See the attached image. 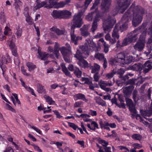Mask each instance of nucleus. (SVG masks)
I'll return each mask as SVG.
<instances>
[{"label":"nucleus","instance_id":"f257e3e1","mask_svg":"<svg viewBox=\"0 0 152 152\" xmlns=\"http://www.w3.org/2000/svg\"><path fill=\"white\" fill-rule=\"evenodd\" d=\"M143 10H127L126 12L121 20L122 25L120 26L119 28L122 31L126 30L128 27V23L130 20L132 13L133 14L132 24L133 26L136 27L139 24L142 20V14L144 13Z\"/></svg>","mask_w":152,"mask_h":152},{"label":"nucleus","instance_id":"f03ea898","mask_svg":"<svg viewBox=\"0 0 152 152\" xmlns=\"http://www.w3.org/2000/svg\"><path fill=\"white\" fill-rule=\"evenodd\" d=\"M60 45L57 42L55 43L54 47L53 53L55 55L56 57L58 59L60 56L59 50L62 55L65 61L67 63L70 61V54L67 52V50L65 47L60 48Z\"/></svg>","mask_w":152,"mask_h":152},{"label":"nucleus","instance_id":"7ed1b4c3","mask_svg":"<svg viewBox=\"0 0 152 152\" xmlns=\"http://www.w3.org/2000/svg\"><path fill=\"white\" fill-rule=\"evenodd\" d=\"M84 10H81L77 13H76L73 16L72 20V26L71 29H74L75 28H80L83 24L81 17L84 13Z\"/></svg>","mask_w":152,"mask_h":152},{"label":"nucleus","instance_id":"20e7f679","mask_svg":"<svg viewBox=\"0 0 152 152\" xmlns=\"http://www.w3.org/2000/svg\"><path fill=\"white\" fill-rule=\"evenodd\" d=\"M51 15L55 18L68 19L71 18L72 13L68 10H54Z\"/></svg>","mask_w":152,"mask_h":152},{"label":"nucleus","instance_id":"39448f33","mask_svg":"<svg viewBox=\"0 0 152 152\" xmlns=\"http://www.w3.org/2000/svg\"><path fill=\"white\" fill-rule=\"evenodd\" d=\"M139 29L137 28L127 35L128 37L124 39L122 41V46L123 47L136 41L138 38L137 35L138 33L137 31Z\"/></svg>","mask_w":152,"mask_h":152},{"label":"nucleus","instance_id":"423d86ee","mask_svg":"<svg viewBox=\"0 0 152 152\" xmlns=\"http://www.w3.org/2000/svg\"><path fill=\"white\" fill-rule=\"evenodd\" d=\"M96 46V45L93 42L88 39H86V42L84 45L80 46V48L83 53L86 56H88L89 55V52Z\"/></svg>","mask_w":152,"mask_h":152},{"label":"nucleus","instance_id":"0eeeda50","mask_svg":"<svg viewBox=\"0 0 152 152\" xmlns=\"http://www.w3.org/2000/svg\"><path fill=\"white\" fill-rule=\"evenodd\" d=\"M116 22V20L114 18L110 16L104 19L103 21V27L105 33L110 31V29L112 28Z\"/></svg>","mask_w":152,"mask_h":152},{"label":"nucleus","instance_id":"6e6552de","mask_svg":"<svg viewBox=\"0 0 152 152\" xmlns=\"http://www.w3.org/2000/svg\"><path fill=\"white\" fill-rule=\"evenodd\" d=\"M103 15V13L100 12L98 10H95L94 12H91L87 15L85 18L88 21H92L93 19H94L96 18L97 19H100L101 17Z\"/></svg>","mask_w":152,"mask_h":152},{"label":"nucleus","instance_id":"1a4fd4ad","mask_svg":"<svg viewBox=\"0 0 152 152\" xmlns=\"http://www.w3.org/2000/svg\"><path fill=\"white\" fill-rule=\"evenodd\" d=\"M71 42L76 45L78 44L79 40H81L82 37L81 36H77L75 33V30L73 29H71L70 33Z\"/></svg>","mask_w":152,"mask_h":152},{"label":"nucleus","instance_id":"9d476101","mask_svg":"<svg viewBox=\"0 0 152 152\" xmlns=\"http://www.w3.org/2000/svg\"><path fill=\"white\" fill-rule=\"evenodd\" d=\"M141 36H140L139 41L134 46L135 49L140 51H141L143 49L145 43L144 38H143L141 40Z\"/></svg>","mask_w":152,"mask_h":152},{"label":"nucleus","instance_id":"9b49d317","mask_svg":"<svg viewBox=\"0 0 152 152\" xmlns=\"http://www.w3.org/2000/svg\"><path fill=\"white\" fill-rule=\"evenodd\" d=\"M127 106L128 107L130 111L134 114L137 113L135 109V105L132 99H126Z\"/></svg>","mask_w":152,"mask_h":152},{"label":"nucleus","instance_id":"f8f14e48","mask_svg":"<svg viewBox=\"0 0 152 152\" xmlns=\"http://www.w3.org/2000/svg\"><path fill=\"white\" fill-rule=\"evenodd\" d=\"M150 61L149 60L147 61L142 65V70L144 74L148 73L152 69V65Z\"/></svg>","mask_w":152,"mask_h":152},{"label":"nucleus","instance_id":"ddd939ff","mask_svg":"<svg viewBox=\"0 0 152 152\" xmlns=\"http://www.w3.org/2000/svg\"><path fill=\"white\" fill-rule=\"evenodd\" d=\"M118 4L119 9L121 10H126L130 4L128 0H120Z\"/></svg>","mask_w":152,"mask_h":152},{"label":"nucleus","instance_id":"4468645a","mask_svg":"<svg viewBox=\"0 0 152 152\" xmlns=\"http://www.w3.org/2000/svg\"><path fill=\"white\" fill-rule=\"evenodd\" d=\"M119 25L118 24L116 25L113 30L112 34V37L113 38H115L116 39H118L120 37L119 33Z\"/></svg>","mask_w":152,"mask_h":152},{"label":"nucleus","instance_id":"2eb2a0df","mask_svg":"<svg viewBox=\"0 0 152 152\" xmlns=\"http://www.w3.org/2000/svg\"><path fill=\"white\" fill-rule=\"evenodd\" d=\"M88 26L86 25H84L80 29L81 35L84 37H87L90 35V33L88 31Z\"/></svg>","mask_w":152,"mask_h":152},{"label":"nucleus","instance_id":"dca6fc26","mask_svg":"<svg viewBox=\"0 0 152 152\" xmlns=\"http://www.w3.org/2000/svg\"><path fill=\"white\" fill-rule=\"evenodd\" d=\"M51 31L55 32L58 35L65 34L66 32L64 29L61 30L56 27H52L50 29Z\"/></svg>","mask_w":152,"mask_h":152},{"label":"nucleus","instance_id":"f3484780","mask_svg":"<svg viewBox=\"0 0 152 152\" xmlns=\"http://www.w3.org/2000/svg\"><path fill=\"white\" fill-rule=\"evenodd\" d=\"M90 69L91 70L92 73H99L100 69V66L97 64L94 63L93 66H90Z\"/></svg>","mask_w":152,"mask_h":152},{"label":"nucleus","instance_id":"a211bd4d","mask_svg":"<svg viewBox=\"0 0 152 152\" xmlns=\"http://www.w3.org/2000/svg\"><path fill=\"white\" fill-rule=\"evenodd\" d=\"M39 57L40 58L41 60H46L49 56H50L52 58H54L52 54H49L44 52H42V53L39 54Z\"/></svg>","mask_w":152,"mask_h":152},{"label":"nucleus","instance_id":"6ab92c4d","mask_svg":"<svg viewBox=\"0 0 152 152\" xmlns=\"http://www.w3.org/2000/svg\"><path fill=\"white\" fill-rule=\"evenodd\" d=\"M70 2V0H66L64 1H61L58 3H57L56 5H55V8L58 9L63 7L69 3Z\"/></svg>","mask_w":152,"mask_h":152},{"label":"nucleus","instance_id":"aec40b11","mask_svg":"<svg viewBox=\"0 0 152 152\" xmlns=\"http://www.w3.org/2000/svg\"><path fill=\"white\" fill-rule=\"evenodd\" d=\"M94 99L96 102L98 104L101 105L103 107L106 106V104L105 102L99 96L96 97Z\"/></svg>","mask_w":152,"mask_h":152},{"label":"nucleus","instance_id":"412c9836","mask_svg":"<svg viewBox=\"0 0 152 152\" xmlns=\"http://www.w3.org/2000/svg\"><path fill=\"white\" fill-rule=\"evenodd\" d=\"M74 97L75 99H75V100L77 99H82L86 102H87L88 101V100L86 99L85 95L81 93H79L75 95L74 96Z\"/></svg>","mask_w":152,"mask_h":152},{"label":"nucleus","instance_id":"4be33fe9","mask_svg":"<svg viewBox=\"0 0 152 152\" xmlns=\"http://www.w3.org/2000/svg\"><path fill=\"white\" fill-rule=\"evenodd\" d=\"M57 0H49V5H46L45 7L47 9L55 8V5L57 3L56 2Z\"/></svg>","mask_w":152,"mask_h":152},{"label":"nucleus","instance_id":"5701e85b","mask_svg":"<svg viewBox=\"0 0 152 152\" xmlns=\"http://www.w3.org/2000/svg\"><path fill=\"white\" fill-rule=\"evenodd\" d=\"M100 19H97V18H96L94 20L91 28V31L93 33H94L95 31L97 28L98 25L97 22L100 20Z\"/></svg>","mask_w":152,"mask_h":152},{"label":"nucleus","instance_id":"b1692460","mask_svg":"<svg viewBox=\"0 0 152 152\" xmlns=\"http://www.w3.org/2000/svg\"><path fill=\"white\" fill-rule=\"evenodd\" d=\"M77 64L80 67L84 68L87 67L88 66V63L83 58L79 61L77 62Z\"/></svg>","mask_w":152,"mask_h":152},{"label":"nucleus","instance_id":"393cba45","mask_svg":"<svg viewBox=\"0 0 152 152\" xmlns=\"http://www.w3.org/2000/svg\"><path fill=\"white\" fill-rule=\"evenodd\" d=\"M37 4L35 6L36 9H39L40 8L45 6L47 5L46 2L45 1L41 2L40 0L36 1Z\"/></svg>","mask_w":152,"mask_h":152},{"label":"nucleus","instance_id":"a878e982","mask_svg":"<svg viewBox=\"0 0 152 152\" xmlns=\"http://www.w3.org/2000/svg\"><path fill=\"white\" fill-rule=\"evenodd\" d=\"M125 56L124 53H120L117 55V61L122 63L124 61V59Z\"/></svg>","mask_w":152,"mask_h":152},{"label":"nucleus","instance_id":"bb28decb","mask_svg":"<svg viewBox=\"0 0 152 152\" xmlns=\"http://www.w3.org/2000/svg\"><path fill=\"white\" fill-rule=\"evenodd\" d=\"M20 80L21 82V85L23 86L26 89H28L29 91L31 92L32 95L35 96H36V94L34 93V90L32 89L30 87L28 88V87L25 85V82L22 79H20Z\"/></svg>","mask_w":152,"mask_h":152},{"label":"nucleus","instance_id":"cd10ccee","mask_svg":"<svg viewBox=\"0 0 152 152\" xmlns=\"http://www.w3.org/2000/svg\"><path fill=\"white\" fill-rule=\"evenodd\" d=\"M133 59V57L131 56H125L123 64H128L131 63Z\"/></svg>","mask_w":152,"mask_h":152},{"label":"nucleus","instance_id":"c85d7f7f","mask_svg":"<svg viewBox=\"0 0 152 152\" xmlns=\"http://www.w3.org/2000/svg\"><path fill=\"white\" fill-rule=\"evenodd\" d=\"M25 16L26 17V21L30 24H32V21L28 14V10H25L24 12Z\"/></svg>","mask_w":152,"mask_h":152},{"label":"nucleus","instance_id":"c756f323","mask_svg":"<svg viewBox=\"0 0 152 152\" xmlns=\"http://www.w3.org/2000/svg\"><path fill=\"white\" fill-rule=\"evenodd\" d=\"M61 66L62 67V71L64 73L65 75L69 77H71L72 76L70 74V72L68 71L67 68L66 67L65 65L62 64H61Z\"/></svg>","mask_w":152,"mask_h":152},{"label":"nucleus","instance_id":"7c9ffc66","mask_svg":"<svg viewBox=\"0 0 152 152\" xmlns=\"http://www.w3.org/2000/svg\"><path fill=\"white\" fill-rule=\"evenodd\" d=\"M132 67L134 70L140 71L142 69V65L141 64H135L132 66Z\"/></svg>","mask_w":152,"mask_h":152},{"label":"nucleus","instance_id":"2f4dec72","mask_svg":"<svg viewBox=\"0 0 152 152\" xmlns=\"http://www.w3.org/2000/svg\"><path fill=\"white\" fill-rule=\"evenodd\" d=\"M133 98L135 103H136L139 99L138 95V91L136 90H134L133 92Z\"/></svg>","mask_w":152,"mask_h":152},{"label":"nucleus","instance_id":"473e14b6","mask_svg":"<svg viewBox=\"0 0 152 152\" xmlns=\"http://www.w3.org/2000/svg\"><path fill=\"white\" fill-rule=\"evenodd\" d=\"M94 57L96 59H98L100 61H102L105 58L103 54L99 53H96L95 54Z\"/></svg>","mask_w":152,"mask_h":152},{"label":"nucleus","instance_id":"72a5a7b5","mask_svg":"<svg viewBox=\"0 0 152 152\" xmlns=\"http://www.w3.org/2000/svg\"><path fill=\"white\" fill-rule=\"evenodd\" d=\"M99 84L101 88V86H111L112 85V83H110L109 82H107L105 81L101 80L99 83Z\"/></svg>","mask_w":152,"mask_h":152},{"label":"nucleus","instance_id":"f704fd0d","mask_svg":"<svg viewBox=\"0 0 152 152\" xmlns=\"http://www.w3.org/2000/svg\"><path fill=\"white\" fill-rule=\"evenodd\" d=\"M116 73V69H114L111 72L108 73L106 75V77L108 79H110L112 78L114 75Z\"/></svg>","mask_w":152,"mask_h":152},{"label":"nucleus","instance_id":"c9c22d12","mask_svg":"<svg viewBox=\"0 0 152 152\" xmlns=\"http://www.w3.org/2000/svg\"><path fill=\"white\" fill-rule=\"evenodd\" d=\"M37 91L38 93H45V89L44 87L40 84H37Z\"/></svg>","mask_w":152,"mask_h":152},{"label":"nucleus","instance_id":"e433bc0d","mask_svg":"<svg viewBox=\"0 0 152 152\" xmlns=\"http://www.w3.org/2000/svg\"><path fill=\"white\" fill-rule=\"evenodd\" d=\"M134 87L133 86H129L126 87L124 89V93L126 95H128L131 93V91L129 90L130 88L133 89Z\"/></svg>","mask_w":152,"mask_h":152},{"label":"nucleus","instance_id":"4c0bfd02","mask_svg":"<svg viewBox=\"0 0 152 152\" xmlns=\"http://www.w3.org/2000/svg\"><path fill=\"white\" fill-rule=\"evenodd\" d=\"M74 74L78 78L81 77L82 75V72L78 68H77L74 72Z\"/></svg>","mask_w":152,"mask_h":152},{"label":"nucleus","instance_id":"58836bf2","mask_svg":"<svg viewBox=\"0 0 152 152\" xmlns=\"http://www.w3.org/2000/svg\"><path fill=\"white\" fill-rule=\"evenodd\" d=\"M26 65L28 67L29 70L30 71L34 69L36 67L35 65L31 62L27 63Z\"/></svg>","mask_w":152,"mask_h":152},{"label":"nucleus","instance_id":"ea45409f","mask_svg":"<svg viewBox=\"0 0 152 152\" xmlns=\"http://www.w3.org/2000/svg\"><path fill=\"white\" fill-rule=\"evenodd\" d=\"M132 137L133 139L138 140H140L142 137L140 134H136L132 135Z\"/></svg>","mask_w":152,"mask_h":152},{"label":"nucleus","instance_id":"a19ab883","mask_svg":"<svg viewBox=\"0 0 152 152\" xmlns=\"http://www.w3.org/2000/svg\"><path fill=\"white\" fill-rule=\"evenodd\" d=\"M125 72L124 69L122 68H121L116 71V73L119 75V77L121 78Z\"/></svg>","mask_w":152,"mask_h":152},{"label":"nucleus","instance_id":"79ce46f5","mask_svg":"<svg viewBox=\"0 0 152 152\" xmlns=\"http://www.w3.org/2000/svg\"><path fill=\"white\" fill-rule=\"evenodd\" d=\"M75 57L77 58L79 61L83 59V56L80 54L79 50H77L76 53L75 55Z\"/></svg>","mask_w":152,"mask_h":152},{"label":"nucleus","instance_id":"37998d69","mask_svg":"<svg viewBox=\"0 0 152 152\" xmlns=\"http://www.w3.org/2000/svg\"><path fill=\"white\" fill-rule=\"evenodd\" d=\"M22 32V30L21 28H19L17 29L16 34L17 35V37L18 38H19L21 36Z\"/></svg>","mask_w":152,"mask_h":152},{"label":"nucleus","instance_id":"c03bdc74","mask_svg":"<svg viewBox=\"0 0 152 152\" xmlns=\"http://www.w3.org/2000/svg\"><path fill=\"white\" fill-rule=\"evenodd\" d=\"M99 1L100 0H95L94 3L92 7H91V10H93L94 9L97 10V5L99 4Z\"/></svg>","mask_w":152,"mask_h":152},{"label":"nucleus","instance_id":"a18cd8bd","mask_svg":"<svg viewBox=\"0 0 152 152\" xmlns=\"http://www.w3.org/2000/svg\"><path fill=\"white\" fill-rule=\"evenodd\" d=\"M46 101L50 104H55V101L52 100V98L49 96H47L46 97Z\"/></svg>","mask_w":152,"mask_h":152},{"label":"nucleus","instance_id":"49530a36","mask_svg":"<svg viewBox=\"0 0 152 152\" xmlns=\"http://www.w3.org/2000/svg\"><path fill=\"white\" fill-rule=\"evenodd\" d=\"M141 7L137 5L135 6L134 4H133L130 7V10H141Z\"/></svg>","mask_w":152,"mask_h":152},{"label":"nucleus","instance_id":"de8ad7c7","mask_svg":"<svg viewBox=\"0 0 152 152\" xmlns=\"http://www.w3.org/2000/svg\"><path fill=\"white\" fill-rule=\"evenodd\" d=\"M145 116H150L152 115V106L151 107L149 110L148 111L145 112Z\"/></svg>","mask_w":152,"mask_h":152},{"label":"nucleus","instance_id":"09e8293b","mask_svg":"<svg viewBox=\"0 0 152 152\" xmlns=\"http://www.w3.org/2000/svg\"><path fill=\"white\" fill-rule=\"evenodd\" d=\"M11 50L16 48L15 44L12 41H11L8 44Z\"/></svg>","mask_w":152,"mask_h":152},{"label":"nucleus","instance_id":"8fccbe9b","mask_svg":"<svg viewBox=\"0 0 152 152\" xmlns=\"http://www.w3.org/2000/svg\"><path fill=\"white\" fill-rule=\"evenodd\" d=\"M111 1L110 0H102V4L104 6H106L110 4Z\"/></svg>","mask_w":152,"mask_h":152},{"label":"nucleus","instance_id":"3c124183","mask_svg":"<svg viewBox=\"0 0 152 152\" xmlns=\"http://www.w3.org/2000/svg\"><path fill=\"white\" fill-rule=\"evenodd\" d=\"M136 79L132 78L128 80L127 84L134 85L135 84Z\"/></svg>","mask_w":152,"mask_h":152},{"label":"nucleus","instance_id":"603ef678","mask_svg":"<svg viewBox=\"0 0 152 152\" xmlns=\"http://www.w3.org/2000/svg\"><path fill=\"white\" fill-rule=\"evenodd\" d=\"M82 103L83 102L81 101H77L75 102L74 104V108L80 107Z\"/></svg>","mask_w":152,"mask_h":152},{"label":"nucleus","instance_id":"864d4df0","mask_svg":"<svg viewBox=\"0 0 152 152\" xmlns=\"http://www.w3.org/2000/svg\"><path fill=\"white\" fill-rule=\"evenodd\" d=\"M46 108L45 107H42L41 106H39L38 107L37 109L38 110H44V113H50L51 111V109H50V110H45Z\"/></svg>","mask_w":152,"mask_h":152},{"label":"nucleus","instance_id":"5fc2aeb1","mask_svg":"<svg viewBox=\"0 0 152 152\" xmlns=\"http://www.w3.org/2000/svg\"><path fill=\"white\" fill-rule=\"evenodd\" d=\"M5 108L6 109L12 112H14L15 111L14 109L8 104L7 103L6 104Z\"/></svg>","mask_w":152,"mask_h":152},{"label":"nucleus","instance_id":"6e6d98bb","mask_svg":"<svg viewBox=\"0 0 152 152\" xmlns=\"http://www.w3.org/2000/svg\"><path fill=\"white\" fill-rule=\"evenodd\" d=\"M15 1V8L18 9V7L19 6L18 5H21L22 4L21 0H14Z\"/></svg>","mask_w":152,"mask_h":152},{"label":"nucleus","instance_id":"4d7b16f0","mask_svg":"<svg viewBox=\"0 0 152 152\" xmlns=\"http://www.w3.org/2000/svg\"><path fill=\"white\" fill-rule=\"evenodd\" d=\"M69 126L75 130H76L78 128V127L73 123L69 122Z\"/></svg>","mask_w":152,"mask_h":152},{"label":"nucleus","instance_id":"13d9d810","mask_svg":"<svg viewBox=\"0 0 152 152\" xmlns=\"http://www.w3.org/2000/svg\"><path fill=\"white\" fill-rule=\"evenodd\" d=\"M104 52L105 53H107L109 51V47L108 45L106 44V43H104Z\"/></svg>","mask_w":152,"mask_h":152},{"label":"nucleus","instance_id":"bf43d9fd","mask_svg":"<svg viewBox=\"0 0 152 152\" xmlns=\"http://www.w3.org/2000/svg\"><path fill=\"white\" fill-rule=\"evenodd\" d=\"M120 10H112L110 14V16H115L119 12L118 11Z\"/></svg>","mask_w":152,"mask_h":152},{"label":"nucleus","instance_id":"052dcab7","mask_svg":"<svg viewBox=\"0 0 152 152\" xmlns=\"http://www.w3.org/2000/svg\"><path fill=\"white\" fill-rule=\"evenodd\" d=\"M89 114L91 115L92 116H96V115L97 113L96 111L93 110H90L89 111Z\"/></svg>","mask_w":152,"mask_h":152},{"label":"nucleus","instance_id":"680f3d73","mask_svg":"<svg viewBox=\"0 0 152 152\" xmlns=\"http://www.w3.org/2000/svg\"><path fill=\"white\" fill-rule=\"evenodd\" d=\"M116 105L118 106L119 107L121 108H125L126 107V105L125 103L121 102V104H118L117 103H115Z\"/></svg>","mask_w":152,"mask_h":152},{"label":"nucleus","instance_id":"e2e57ef3","mask_svg":"<svg viewBox=\"0 0 152 152\" xmlns=\"http://www.w3.org/2000/svg\"><path fill=\"white\" fill-rule=\"evenodd\" d=\"M99 73H96L94 76V81L96 82H98L99 79V76L98 75Z\"/></svg>","mask_w":152,"mask_h":152},{"label":"nucleus","instance_id":"0e129e2a","mask_svg":"<svg viewBox=\"0 0 152 152\" xmlns=\"http://www.w3.org/2000/svg\"><path fill=\"white\" fill-rule=\"evenodd\" d=\"M21 70L23 75L26 76H29L30 74H28L26 72V70L24 69V67L23 66L21 67Z\"/></svg>","mask_w":152,"mask_h":152},{"label":"nucleus","instance_id":"69168bd1","mask_svg":"<svg viewBox=\"0 0 152 152\" xmlns=\"http://www.w3.org/2000/svg\"><path fill=\"white\" fill-rule=\"evenodd\" d=\"M108 41H109L110 44H113L116 42V39L115 38H111V37Z\"/></svg>","mask_w":152,"mask_h":152},{"label":"nucleus","instance_id":"338daca9","mask_svg":"<svg viewBox=\"0 0 152 152\" xmlns=\"http://www.w3.org/2000/svg\"><path fill=\"white\" fill-rule=\"evenodd\" d=\"M100 142L102 144V145L105 147H106L108 144V142H106L104 140H101Z\"/></svg>","mask_w":152,"mask_h":152},{"label":"nucleus","instance_id":"774afa93","mask_svg":"<svg viewBox=\"0 0 152 152\" xmlns=\"http://www.w3.org/2000/svg\"><path fill=\"white\" fill-rule=\"evenodd\" d=\"M4 152H14L13 149L10 147H9L6 148V150L4 151Z\"/></svg>","mask_w":152,"mask_h":152}]
</instances>
